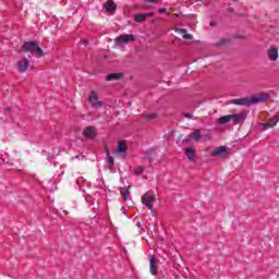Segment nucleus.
<instances>
[{"instance_id": "f257e3e1", "label": "nucleus", "mask_w": 279, "mask_h": 279, "mask_svg": "<svg viewBox=\"0 0 279 279\" xmlns=\"http://www.w3.org/2000/svg\"><path fill=\"white\" fill-rule=\"evenodd\" d=\"M21 51L32 53V56H35L36 58L45 57V51H43V48H40L37 41H25L22 45Z\"/></svg>"}, {"instance_id": "f03ea898", "label": "nucleus", "mask_w": 279, "mask_h": 279, "mask_svg": "<svg viewBox=\"0 0 279 279\" xmlns=\"http://www.w3.org/2000/svg\"><path fill=\"white\" fill-rule=\"evenodd\" d=\"M154 202H156V194L148 191L142 196V204L146 206L148 210H154Z\"/></svg>"}, {"instance_id": "7ed1b4c3", "label": "nucleus", "mask_w": 279, "mask_h": 279, "mask_svg": "<svg viewBox=\"0 0 279 279\" xmlns=\"http://www.w3.org/2000/svg\"><path fill=\"white\" fill-rule=\"evenodd\" d=\"M134 40L135 38L132 34L120 35L116 38V43L119 44L121 47H123V45H128V43H134Z\"/></svg>"}, {"instance_id": "20e7f679", "label": "nucleus", "mask_w": 279, "mask_h": 279, "mask_svg": "<svg viewBox=\"0 0 279 279\" xmlns=\"http://www.w3.org/2000/svg\"><path fill=\"white\" fill-rule=\"evenodd\" d=\"M211 156H217L218 158H228V156H230V151H228L227 146H219L211 151Z\"/></svg>"}, {"instance_id": "39448f33", "label": "nucleus", "mask_w": 279, "mask_h": 279, "mask_svg": "<svg viewBox=\"0 0 279 279\" xmlns=\"http://www.w3.org/2000/svg\"><path fill=\"white\" fill-rule=\"evenodd\" d=\"M268 100H269V95L265 92H262V93L256 94L251 97V101H252L253 106H254V104H263Z\"/></svg>"}, {"instance_id": "423d86ee", "label": "nucleus", "mask_w": 279, "mask_h": 279, "mask_svg": "<svg viewBox=\"0 0 279 279\" xmlns=\"http://www.w3.org/2000/svg\"><path fill=\"white\" fill-rule=\"evenodd\" d=\"M247 119V111H241L240 113L231 114V120L233 121V125H239L243 123Z\"/></svg>"}, {"instance_id": "0eeeda50", "label": "nucleus", "mask_w": 279, "mask_h": 279, "mask_svg": "<svg viewBox=\"0 0 279 279\" xmlns=\"http://www.w3.org/2000/svg\"><path fill=\"white\" fill-rule=\"evenodd\" d=\"M267 58H268V60H270V62H277V60L279 58L278 48H276V47L268 48Z\"/></svg>"}, {"instance_id": "6e6552de", "label": "nucleus", "mask_w": 279, "mask_h": 279, "mask_svg": "<svg viewBox=\"0 0 279 279\" xmlns=\"http://www.w3.org/2000/svg\"><path fill=\"white\" fill-rule=\"evenodd\" d=\"M279 123V114H276L272 119L262 124L263 130H269V128H276Z\"/></svg>"}, {"instance_id": "1a4fd4ad", "label": "nucleus", "mask_w": 279, "mask_h": 279, "mask_svg": "<svg viewBox=\"0 0 279 279\" xmlns=\"http://www.w3.org/2000/svg\"><path fill=\"white\" fill-rule=\"evenodd\" d=\"M158 259L154 256L149 259V271L151 276H158Z\"/></svg>"}, {"instance_id": "9d476101", "label": "nucleus", "mask_w": 279, "mask_h": 279, "mask_svg": "<svg viewBox=\"0 0 279 279\" xmlns=\"http://www.w3.org/2000/svg\"><path fill=\"white\" fill-rule=\"evenodd\" d=\"M104 8L108 14H114L117 12V3H114L112 0H107Z\"/></svg>"}, {"instance_id": "9b49d317", "label": "nucleus", "mask_w": 279, "mask_h": 279, "mask_svg": "<svg viewBox=\"0 0 279 279\" xmlns=\"http://www.w3.org/2000/svg\"><path fill=\"white\" fill-rule=\"evenodd\" d=\"M29 69V60L27 58H24L23 60L17 62V71L20 73H25Z\"/></svg>"}, {"instance_id": "f8f14e48", "label": "nucleus", "mask_w": 279, "mask_h": 279, "mask_svg": "<svg viewBox=\"0 0 279 279\" xmlns=\"http://www.w3.org/2000/svg\"><path fill=\"white\" fill-rule=\"evenodd\" d=\"M234 106H253L252 104V97L251 98H242V99H234L231 101Z\"/></svg>"}, {"instance_id": "ddd939ff", "label": "nucleus", "mask_w": 279, "mask_h": 279, "mask_svg": "<svg viewBox=\"0 0 279 279\" xmlns=\"http://www.w3.org/2000/svg\"><path fill=\"white\" fill-rule=\"evenodd\" d=\"M191 138H194V141H196V143L199 142L201 138H202V131L201 130H195L184 141L189 142V141H191Z\"/></svg>"}, {"instance_id": "4468645a", "label": "nucleus", "mask_w": 279, "mask_h": 279, "mask_svg": "<svg viewBox=\"0 0 279 279\" xmlns=\"http://www.w3.org/2000/svg\"><path fill=\"white\" fill-rule=\"evenodd\" d=\"M177 34H181L185 40H193V35L189 34L186 28H177Z\"/></svg>"}, {"instance_id": "2eb2a0df", "label": "nucleus", "mask_w": 279, "mask_h": 279, "mask_svg": "<svg viewBox=\"0 0 279 279\" xmlns=\"http://www.w3.org/2000/svg\"><path fill=\"white\" fill-rule=\"evenodd\" d=\"M89 102L92 106H101V101H99V97L97 96V93L92 92L89 95Z\"/></svg>"}, {"instance_id": "dca6fc26", "label": "nucleus", "mask_w": 279, "mask_h": 279, "mask_svg": "<svg viewBox=\"0 0 279 279\" xmlns=\"http://www.w3.org/2000/svg\"><path fill=\"white\" fill-rule=\"evenodd\" d=\"M232 121V114H227L217 119L218 125H226V123H230Z\"/></svg>"}, {"instance_id": "f3484780", "label": "nucleus", "mask_w": 279, "mask_h": 279, "mask_svg": "<svg viewBox=\"0 0 279 279\" xmlns=\"http://www.w3.org/2000/svg\"><path fill=\"white\" fill-rule=\"evenodd\" d=\"M84 136H86L87 138H95V128L93 126H87L84 131H83Z\"/></svg>"}, {"instance_id": "a211bd4d", "label": "nucleus", "mask_w": 279, "mask_h": 279, "mask_svg": "<svg viewBox=\"0 0 279 279\" xmlns=\"http://www.w3.org/2000/svg\"><path fill=\"white\" fill-rule=\"evenodd\" d=\"M130 189H131V186L120 189V195L122 196V199L124 202H128V195H130Z\"/></svg>"}, {"instance_id": "6ab92c4d", "label": "nucleus", "mask_w": 279, "mask_h": 279, "mask_svg": "<svg viewBox=\"0 0 279 279\" xmlns=\"http://www.w3.org/2000/svg\"><path fill=\"white\" fill-rule=\"evenodd\" d=\"M121 77H123L121 73H111L106 77V80L107 82H113L114 80H121Z\"/></svg>"}, {"instance_id": "aec40b11", "label": "nucleus", "mask_w": 279, "mask_h": 279, "mask_svg": "<svg viewBox=\"0 0 279 279\" xmlns=\"http://www.w3.org/2000/svg\"><path fill=\"white\" fill-rule=\"evenodd\" d=\"M118 151L120 154H123L124 151H128V146L123 141L118 142Z\"/></svg>"}, {"instance_id": "412c9836", "label": "nucleus", "mask_w": 279, "mask_h": 279, "mask_svg": "<svg viewBox=\"0 0 279 279\" xmlns=\"http://www.w3.org/2000/svg\"><path fill=\"white\" fill-rule=\"evenodd\" d=\"M185 156H187L189 160H193L195 158V149L186 148Z\"/></svg>"}, {"instance_id": "4be33fe9", "label": "nucleus", "mask_w": 279, "mask_h": 279, "mask_svg": "<svg viewBox=\"0 0 279 279\" xmlns=\"http://www.w3.org/2000/svg\"><path fill=\"white\" fill-rule=\"evenodd\" d=\"M146 20L145 14H136L134 17L135 23H145Z\"/></svg>"}, {"instance_id": "5701e85b", "label": "nucleus", "mask_w": 279, "mask_h": 279, "mask_svg": "<svg viewBox=\"0 0 279 279\" xmlns=\"http://www.w3.org/2000/svg\"><path fill=\"white\" fill-rule=\"evenodd\" d=\"M158 114L156 113H144L143 118L146 119V121H154V119H157Z\"/></svg>"}, {"instance_id": "b1692460", "label": "nucleus", "mask_w": 279, "mask_h": 279, "mask_svg": "<svg viewBox=\"0 0 279 279\" xmlns=\"http://www.w3.org/2000/svg\"><path fill=\"white\" fill-rule=\"evenodd\" d=\"M107 162L109 165V169H111L112 167H114V158L111 156L107 157Z\"/></svg>"}, {"instance_id": "393cba45", "label": "nucleus", "mask_w": 279, "mask_h": 279, "mask_svg": "<svg viewBox=\"0 0 279 279\" xmlns=\"http://www.w3.org/2000/svg\"><path fill=\"white\" fill-rule=\"evenodd\" d=\"M143 171H144V168L140 166V167L136 168V170H135V175H141V174H143Z\"/></svg>"}, {"instance_id": "a878e982", "label": "nucleus", "mask_w": 279, "mask_h": 279, "mask_svg": "<svg viewBox=\"0 0 279 279\" xmlns=\"http://www.w3.org/2000/svg\"><path fill=\"white\" fill-rule=\"evenodd\" d=\"M159 14H169V12H167V8H161L158 10Z\"/></svg>"}, {"instance_id": "bb28decb", "label": "nucleus", "mask_w": 279, "mask_h": 279, "mask_svg": "<svg viewBox=\"0 0 279 279\" xmlns=\"http://www.w3.org/2000/svg\"><path fill=\"white\" fill-rule=\"evenodd\" d=\"M229 40L228 39H221L218 45H228Z\"/></svg>"}, {"instance_id": "cd10ccee", "label": "nucleus", "mask_w": 279, "mask_h": 279, "mask_svg": "<svg viewBox=\"0 0 279 279\" xmlns=\"http://www.w3.org/2000/svg\"><path fill=\"white\" fill-rule=\"evenodd\" d=\"M158 0H143L144 3H156Z\"/></svg>"}, {"instance_id": "c85d7f7f", "label": "nucleus", "mask_w": 279, "mask_h": 279, "mask_svg": "<svg viewBox=\"0 0 279 279\" xmlns=\"http://www.w3.org/2000/svg\"><path fill=\"white\" fill-rule=\"evenodd\" d=\"M154 12H149V13H146V14H144V16L146 17V19H149V16H154Z\"/></svg>"}, {"instance_id": "c756f323", "label": "nucleus", "mask_w": 279, "mask_h": 279, "mask_svg": "<svg viewBox=\"0 0 279 279\" xmlns=\"http://www.w3.org/2000/svg\"><path fill=\"white\" fill-rule=\"evenodd\" d=\"M105 151H106V155H107V156H110V148L106 147V148H105Z\"/></svg>"}, {"instance_id": "7c9ffc66", "label": "nucleus", "mask_w": 279, "mask_h": 279, "mask_svg": "<svg viewBox=\"0 0 279 279\" xmlns=\"http://www.w3.org/2000/svg\"><path fill=\"white\" fill-rule=\"evenodd\" d=\"M81 43H82V45H84L85 47L88 45V43H87L86 40H82Z\"/></svg>"}, {"instance_id": "2f4dec72", "label": "nucleus", "mask_w": 279, "mask_h": 279, "mask_svg": "<svg viewBox=\"0 0 279 279\" xmlns=\"http://www.w3.org/2000/svg\"><path fill=\"white\" fill-rule=\"evenodd\" d=\"M192 117H193V114H191V113H187V114H186V118H187V119H191Z\"/></svg>"}, {"instance_id": "473e14b6", "label": "nucleus", "mask_w": 279, "mask_h": 279, "mask_svg": "<svg viewBox=\"0 0 279 279\" xmlns=\"http://www.w3.org/2000/svg\"><path fill=\"white\" fill-rule=\"evenodd\" d=\"M210 27H215V22L209 23Z\"/></svg>"}, {"instance_id": "72a5a7b5", "label": "nucleus", "mask_w": 279, "mask_h": 279, "mask_svg": "<svg viewBox=\"0 0 279 279\" xmlns=\"http://www.w3.org/2000/svg\"><path fill=\"white\" fill-rule=\"evenodd\" d=\"M233 1H239V0H233Z\"/></svg>"}]
</instances>
